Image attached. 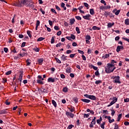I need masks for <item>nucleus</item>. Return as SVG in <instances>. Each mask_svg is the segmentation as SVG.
Segmentation results:
<instances>
[{"instance_id": "37998d69", "label": "nucleus", "mask_w": 129, "mask_h": 129, "mask_svg": "<svg viewBox=\"0 0 129 129\" xmlns=\"http://www.w3.org/2000/svg\"><path fill=\"white\" fill-rule=\"evenodd\" d=\"M54 30H56V31H59L60 30V28H59V26H55L54 27Z\"/></svg>"}, {"instance_id": "9b49d317", "label": "nucleus", "mask_w": 129, "mask_h": 129, "mask_svg": "<svg viewBox=\"0 0 129 129\" xmlns=\"http://www.w3.org/2000/svg\"><path fill=\"white\" fill-rule=\"evenodd\" d=\"M81 100L86 103H89V102H90V100H88L87 99H82Z\"/></svg>"}, {"instance_id": "c03bdc74", "label": "nucleus", "mask_w": 129, "mask_h": 129, "mask_svg": "<svg viewBox=\"0 0 129 129\" xmlns=\"http://www.w3.org/2000/svg\"><path fill=\"white\" fill-rule=\"evenodd\" d=\"M66 72H68V73H70V72H71V70L70 69V68H67Z\"/></svg>"}, {"instance_id": "6e6d98bb", "label": "nucleus", "mask_w": 129, "mask_h": 129, "mask_svg": "<svg viewBox=\"0 0 129 129\" xmlns=\"http://www.w3.org/2000/svg\"><path fill=\"white\" fill-rule=\"evenodd\" d=\"M67 54H71V53H72V50H68L66 51Z\"/></svg>"}, {"instance_id": "f257e3e1", "label": "nucleus", "mask_w": 129, "mask_h": 129, "mask_svg": "<svg viewBox=\"0 0 129 129\" xmlns=\"http://www.w3.org/2000/svg\"><path fill=\"white\" fill-rule=\"evenodd\" d=\"M12 5L14 7H18V8H22V7H24V6H26V5H29V3H27V0H21L20 1L19 0L16 1L15 3H12Z\"/></svg>"}, {"instance_id": "72a5a7b5", "label": "nucleus", "mask_w": 129, "mask_h": 129, "mask_svg": "<svg viewBox=\"0 0 129 129\" xmlns=\"http://www.w3.org/2000/svg\"><path fill=\"white\" fill-rule=\"evenodd\" d=\"M109 15H110V12H108L107 11L105 12L104 16H105V17H108V16H109Z\"/></svg>"}, {"instance_id": "f03ea898", "label": "nucleus", "mask_w": 129, "mask_h": 129, "mask_svg": "<svg viewBox=\"0 0 129 129\" xmlns=\"http://www.w3.org/2000/svg\"><path fill=\"white\" fill-rule=\"evenodd\" d=\"M107 65V69L105 70L106 73H111V72H113L114 70H115V67H114V64L108 63Z\"/></svg>"}, {"instance_id": "1a4fd4ad", "label": "nucleus", "mask_w": 129, "mask_h": 129, "mask_svg": "<svg viewBox=\"0 0 129 129\" xmlns=\"http://www.w3.org/2000/svg\"><path fill=\"white\" fill-rule=\"evenodd\" d=\"M120 50H123V46L119 45L117 46L116 50V52H117V53H119Z\"/></svg>"}, {"instance_id": "69168bd1", "label": "nucleus", "mask_w": 129, "mask_h": 129, "mask_svg": "<svg viewBox=\"0 0 129 129\" xmlns=\"http://www.w3.org/2000/svg\"><path fill=\"white\" fill-rule=\"evenodd\" d=\"M122 39L124 40L125 41H126L127 42H128V43H129V39L128 38L122 37Z\"/></svg>"}, {"instance_id": "338daca9", "label": "nucleus", "mask_w": 129, "mask_h": 129, "mask_svg": "<svg viewBox=\"0 0 129 129\" xmlns=\"http://www.w3.org/2000/svg\"><path fill=\"white\" fill-rule=\"evenodd\" d=\"M124 125H129V122L128 121H125L124 122Z\"/></svg>"}, {"instance_id": "a19ab883", "label": "nucleus", "mask_w": 129, "mask_h": 129, "mask_svg": "<svg viewBox=\"0 0 129 129\" xmlns=\"http://www.w3.org/2000/svg\"><path fill=\"white\" fill-rule=\"evenodd\" d=\"M61 45L62 43H61V42H59L55 45V47H56V48H58V47H61Z\"/></svg>"}, {"instance_id": "3c124183", "label": "nucleus", "mask_w": 129, "mask_h": 129, "mask_svg": "<svg viewBox=\"0 0 129 129\" xmlns=\"http://www.w3.org/2000/svg\"><path fill=\"white\" fill-rule=\"evenodd\" d=\"M73 126H74V125H73V124H70L68 126L67 129H71L72 128V127H73Z\"/></svg>"}, {"instance_id": "c756f323", "label": "nucleus", "mask_w": 129, "mask_h": 129, "mask_svg": "<svg viewBox=\"0 0 129 129\" xmlns=\"http://www.w3.org/2000/svg\"><path fill=\"white\" fill-rule=\"evenodd\" d=\"M95 84H97V85L100 84V83H102V81L97 80L95 81Z\"/></svg>"}, {"instance_id": "4c0bfd02", "label": "nucleus", "mask_w": 129, "mask_h": 129, "mask_svg": "<svg viewBox=\"0 0 129 129\" xmlns=\"http://www.w3.org/2000/svg\"><path fill=\"white\" fill-rule=\"evenodd\" d=\"M91 68L93 69L94 70H97V69H98V68H97V67H95L93 65H91Z\"/></svg>"}, {"instance_id": "e433bc0d", "label": "nucleus", "mask_w": 129, "mask_h": 129, "mask_svg": "<svg viewBox=\"0 0 129 129\" xmlns=\"http://www.w3.org/2000/svg\"><path fill=\"white\" fill-rule=\"evenodd\" d=\"M108 57H109V54H106L105 56H102V58H104V59H106Z\"/></svg>"}, {"instance_id": "c9c22d12", "label": "nucleus", "mask_w": 129, "mask_h": 129, "mask_svg": "<svg viewBox=\"0 0 129 129\" xmlns=\"http://www.w3.org/2000/svg\"><path fill=\"white\" fill-rule=\"evenodd\" d=\"M84 5L85 7L86 8H87V10H88V9H89V5H88V4H87L86 3H84Z\"/></svg>"}, {"instance_id": "4468645a", "label": "nucleus", "mask_w": 129, "mask_h": 129, "mask_svg": "<svg viewBox=\"0 0 129 129\" xmlns=\"http://www.w3.org/2000/svg\"><path fill=\"white\" fill-rule=\"evenodd\" d=\"M60 58L62 61H66V60H67V56H65L64 54H63Z\"/></svg>"}, {"instance_id": "052dcab7", "label": "nucleus", "mask_w": 129, "mask_h": 129, "mask_svg": "<svg viewBox=\"0 0 129 129\" xmlns=\"http://www.w3.org/2000/svg\"><path fill=\"white\" fill-rule=\"evenodd\" d=\"M62 34V32L61 31H59L57 32L56 35L57 36H60Z\"/></svg>"}, {"instance_id": "4be33fe9", "label": "nucleus", "mask_w": 129, "mask_h": 129, "mask_svg": "<svg viewBox=\"0 0 129 129\" xmlns=\"http://www.w3.org/2000/svg\"><path fill=\"white\" fill-rule=\"evenodd\" d=\"M9 110L5 109L1 111V113H9Z\"/></svg>"}, {"instance_id": "473e14b6", "label": "nucleus", "mask_w": 129, "mask_h": 129, "mask_svg": "<svg viewBox=\"0 0 129 129\" xmlns=\"http://www.w3.org/2000/svg\"><path fill=\"white\" fill-rule=\"evenodd\" d=\"M54 42H55V36H53L51 39V44H54Z\"/></svg>"}, {"instance_id": "864d4df0", "label": "nucleus", "mask_w": 129, "mask_h": 129, "mask_svg": "<svg viewBox=\"0 0 129 129\" xmlns=\"http://www.w3.org/2000/svg\"><path fill=\"white\" fill-rule=\"evenodd\" d=\"M34 50L35 52H39V51H40V48H38V47H36V48H34Z\"/></svg>"}, {"instance_id": "b1692460", "label": "nucleus", "mask_w": 129, "mask_h": 129, "mask_svg": "<svg viewBox=\"0 0 129 129\" xmlns=\"http://www.w3.org/2000/svg\"><path fill=\"white\" fill-rule=\"evenodd\" d=\"M124 24L126 26H128L129 25V19H126L124 21Z\"/></svg>"}, {"instance_id": "20e7f679", "label": "nucleus", "mask_w": 129, "mask_h": 129, "mask_svg": "<svg viewBox=\"0 0 129 129\" xmlns=\"http://www.w3.org/2000/svg\"><path fill=\"white\" fill-rule=\"evenodd\" d=\"M116 101H117V98H116V97H114L113 98V100L110 103V104H109L108 106H111V105L114 104Z\"/></svg>"}, {"instance_id": "13d9d810", "label": "nucleus", "mask_w": 129, "mask_h": 129, "mask_svg": "<svg viewBox=\"0 0 129 129\" xmlns=\"http://www.w3.org/2000/svg\"><path fill=\"white\" fill-rule=\"evenodd\" d=\"M78 51L79 52V53H80V54H82V55H83V54H84V52L82 50H78Z\"/></svg>"}, {"instance_id": "c85d7f7f", "label": "nucleus", "mask_w": 129, "mask_h": 129, "mask_svg": "<svg viewBox=\"0 0 129 129\" xmlns=\"http://www.w3.org/2000/svg\"><path fill=\"white\" fill-rule=\"evenodd\" d=\"M73 100L76 103H77V102H78V98H77V97H74Z\"/></svg>"}, {"instance_id": "6e6552de", "label": "nucleus", "mask_w": 129, "mask_h": 129, "mask_svg": "<svg viewBox=\"0 0 129 129\" xmlns=\"http://www.w3.org/2000/svg\"><path fill=\"white\" fill-rule=\"evenodd\" d=\"M90 17H91V15H90V14H87L86 16H83V19H85V20H88V21H90Z\"/></svg>"}, {"instance_id": "cd10ccee", "label": "nucleus", "mask_w": 129, "mask_h": 129, "mask_svg": "<svg viewBox=\"0 0 129 129\" xmlns=\"http://www.w3.org/2000/svg\"><path fill=\"white\" fill-rule=\"evenodd\" d=\"M27 66H29V65L31 64V60L30 59H27L26 60Z\"/></svg>"}, {"instance_id": "412c9836", "label": "nucleus", "mask_w": 129, "mask_h": 129, "mask_svg": "<svg viewBox=\"0 0 129 129\" xmlns=\"http://www.w3.org/2000/svg\"><path fill=\"white\" fill-rule=\"evenodd\" d=\"M51 102L53 105L54 106V107H57V103H56V101H55V100H52L51 101Z\"/></svg>"}, {"instance_id": "ea45409f", "label": "nucleus", "mask_w": 129, "mask_h": 129, "mask_svg": "<svg viewBox=\"0 0 129 129\" xmlns=\"http://www.w3.org/2000/svg\"><path fill=\"white\" fill-rule=\"evenodd\" d=\"M27 34L28 35L29 37L30 38H32V35H31V32L28 30V31H27Z\"/></svg>"}, {"instance_id": "7ed1b4c3", "label": "nucleus", "mask_w": 129, "mask_h": 129, "mask_svg": "<svg viewBox=\"0 0 129 129\" xmlns=\"http://www.w3.org/2000/svg\"><path fill=\"white\" fill-rule=\"evenodd\" d=\"M111 79L113 80V82L114 83H118L119 84H120V77H119V76H112Z\"/></svg>"}, {"instance_id": "49530a36", "label": "nucleus", "mask_w": 129, "mask_h": 129, "mask_svg": "<svg viewBox=\"0 0 129 129\" xmlns=\"http://www.w3.org/2000/svg\"><path fill=\"white\" fill-rule=\"evenodd\" d=\"M55 60L58 64H61V60H60L58 58H55Z\"/></svg>"}, {"instance_id": "bf43d9fd", "label": "nucleus", "mask_w": 129, "mask_h": 129, "mask_svg": "<svg viewBox=\"0 0 129 129\" xmlns=\"http://www.w3.org/2000/svg\"><path fill=\"white\" fill-rule=\"evenodd\" d=\"M4 51L5 52V53H8V51H9V49L7 47H5L4 48Z\"/></svg>"}, {"instance_id": "f3484780", "label": "nucleus", "mask_w": 129, "mask_h": 129, "mask_svg": "<svg viewBox=\"0 0 129 129\" xmlns=\"http://www.w3.org/2000/svg\"><path fill=\"white\" fill-rule=\"evenodd\" d=\"M39 26H40V21L37 20L36 21V28H35L36 31H37V30H38V27H39Z\"/></svg>"}, {"instance_id": "f704fd0d", "label": "nucleus", "mask_w": 129, "mask_h": 129, "mask_svg": "<svg viewBox=\"0 0 129 129\" xmlns=\"http://www.w3.org/2000/svg\"><path fill=\"white\" fill-rule=\"evenodd\" d=\"M62 91L63 92H68V88L67 87H64L63 88Z\"/></svg>"}, {"instance_id": "ddd939ff", "label": "nucleus", "mask_w": 129, "mask_h": 129, "mask_svg": "<svg viewBox=\"0 0 129 129\" xmlns=\"http://www.w3.org/2000/svg\"><path fill=\"white\" fill-rule=\"evenodd\" d=\"M66 115L68 116V117H72V118H73V117H74V114L66 113Z\"/></svg>"}, {"instance_id": "f8f14e48", "label": "nucleus", "mask_w": 129, "mask_h": 129, "mask_svg": "<svg viewBox=\"0 0 129 129\" xmlns=\"http://www.w3.org/2000/svg\"><path fill=\"white\" fill-rule=\"evenodd\" d=\"M18 80L20 81V83H22V80H23V73H21L20 74V76H19Z\"/></svg>"}, {"instance_id": "393cba45", "label": "nucleus", "mask_w": 129, "mask_h": 129, "mask_svg": "<svg viewBox=\"0 0 129 129\" xmlns=\"http://www.w3.org/2000/svg\"><path fill=\"white\" fill-rule=\"evenodd\" d=\"M114 23H108V25H107V26H108V28H111V27H112V26H114Z\"/></svg>"}, {"instance_id": "2eb2a0df", "label": "nucleus", "mask_w": 129, "mask_h": 129, "mask_svg": "<svg viewBox=\"0 0 129 129\" xmlns=\"http://www.w3.org/2000/svg\"><path fill=\"white\" fill-rule=\"evenodd\" d=\"M89 99H91L92 100H96V97L94 95H90Z\"/></svg>"}, {"instance_id": "603ef678", "label": "nucleus", "mask_w": 129, "mask_h": 129, "mask_svg": "<svg viewBox=\"0 0 129 129\" xmlns=\"http://www.w3.org/2000/svg\"><path fill=\"white\" fill-rule=\"evenodd\" d=\"M19 55L21 57H24V56L26 55V52H23L22 53H20Z\"/></svg>"}, {"instance_id": "a18cd8bd", "label": "nucleus", "mask_w": 129, "mask_h": 129, "mask_svg": "<svg viewBox=\"0 0 129 129\" xmlns=\"http://www.w3.org/2000/svg\"><path fill=\"white\" fill-rule=\"evenodd\" d=\"M87 112H90V113H94V112L93 110H90L89 109H87Z\"/></svg>"}, {"instance_id": "e2e57ef3", "label": "nucleus", "mask_w": 129, "mask_h": 129, "mask_svg": "<svg viewBox=\"0 0 129 129\" xmlns=\"http://www.w3.org/2000/svg\"><path fill=\"white\" fill-rule=\"evenodd\" d=\"M84 117H86L87 118H88V117H89V114H84Z\"/></svg>"}, {"instance_id": "a211bd4d", "label": "nucleus", "mask_w": 129, "mask_h": 129, "mask_svg": "<svg viewBox=\"0 0 129 129\" xmlns=\"http://www.w3.org/2000/svg\"><path fill=\"white\" fill-rule=\"evenodd\" d=\"M70 23L71 25H73L75 23V19L74 18L70 20Z\"/></svg>"}, {"instance_id": "39448f33", "label": "nucleus", "mask_w": 129, "mask_h": 129, "mask_svg": "<svg viewBox=\"0 0 129 129\" xmlns=\"http://www.w3.org/2000/svg\"><path fill=\"white\" fill-rule=\"evenodd\" d=\"M116 101H117V98H116V97H114L113 98V100L110 103V104H109L108 106H111V105L114 104Z\"/></svg>"}, {"instance_id": "8fccbe9b", "label": "nucleus", "mask_w": 129, "mask_h": 129, "mask_svg": "<svg viewBox=\"0 0 129 129\" xmlns=\"http://www.w3.org/2000/svg\"><path fill=\"white\" fill-rule=\"evenodd\" d=\"M2 82L3 83H7V79L2 78Z\"/></svg>"}, {"instance_id": "680f3d73", "label": "nucleus", "mask_w": 129, "mask_h": 129, "mask_svg": "<svg viewBox=\"0 0 129 129\" xmlns=\"http://www.w3.org/2000/svg\"><path fill=\"white\" fill-rule=\"evenodd\" d=\"M71 39H73V40H75V35L71 34Z\"/></svg>"}, {"instance_id": "aec40b11", "label": "nucleus", "mask_w": 129, "mask_h": 129, "mask_svg": "<svg viewBox=\"0 0 129 129\" xmlns=\"http://www.w3.org/2000/svg\"><path fill=\"white\" fill-rule=\"evenodd\" d=\"M44 59L43 58H39L38 59V62L40 65L42 64V62H43Z\"/></svg>"}, {"instance_id": "2f4dec72", "label": "nucleus", "mask_w": 129, "mask_h": 129, "mask_svg": "<svg viewBox=\"0 0 129 129\" xmlns=\"http://www.w3.org/2000/svg\"><path fill=\"white\" fill-rule=\"evenodd\" d=\"M43 40H45V38L39 37L37 39V42H41V41H43Z\"/></svg>"}, {"instance_id": "5fc2aeb1", "label": "nucleus", "mask_w": 129, "mask_h": 129, "mask_svg": "<svg viewBox=\"0 0 129 129\" xmlns=\"http://www.w3.org/2000/svg\"><path fill=\"white\" fill-rule=\"evenodd\" d=\"M10 74H12V71H9L6 73V75H10Z\"/></svg>"}, {"instance_id": "6ab92c4d", "label": "nucleus", "mask_w": 129, "mask_h": 129, "mask_svg": "<svg viewBox=\"0 0 129 129\" xmlns=\"http://www.w3.org/2000/svg\"><path fill=\"white\" fill-rule=\"evenodd\" d=\"M90 14L92 16H93L94 15V14H95V13H94V9H90Z\"/></svg>"}, {"instance_id": "79ce46f5", "label": "nucleus", "mask_w": 129, "mask_h": 129, "mask_svg": "<svg viewBox=\"0 0 129 129\" xmlns=\"http://www.w3.org/2000/svg\"><path fill=\"white\" fill-rule=\"evenodd\" d=\"M85 38L86 40H90L91 39V37L90 36V35H86L85 37Z\"/></svg>"}, {"instance_id": "dca6fc26", "label": "nucleus", "mask_w": 129, "mask_h": 129, "mask_svg": "<svg viewBox=\"0 0 129 129\" xmlns=\"http://www.w3.org/2000/svg\"><path fill=\"white\" fill-rule=\"evenodd\" d=\"M117 121H120V119H121V117H122V114H119V115H117Z\"/></svg>"}, {"instance_id": "774afa93", "label": "nucleus", "mask_w": 129, "mask_h": 129, "mask_svg": "<svg viewBox=\"0 0 129 129\" xmlns=\"http://www.w3.org/2000/svg\"><path fill=\"white\" fill-rule=\"evenodd\" d=\"M124 102H129V98H126L124 100Z\"/></svg>"}, {"instance_id": "bb28decb", "label": "nucleus", "mask_w": 129, "mask_h": 129, "mask_svg": "<svg viewBox=\"0 0 129 129\" xmlns=\"http://www.w3.org/2000/svg\"><path fill=\"white\" fill-rule=\"evenodd\" d=\"M104 125H105V122H103L102 124H100V127L102 129H104Z\"/></svg>"}, {"instance_id": "423d86ee", "label": "nucleus", "mask_w": 129, "mask_h": 129, "mask_svg": "<svg viewBox=\"0 0 129 129\" xmlns=\"http://www.w3.org/2000/svg\"><path fill=\"white\" fill-rule=\"evenodd\" d=\"M104 118H107L110 123L114 122V119H111V117L109 116H105Z\"/></svg>"}, {"instance_id": "4d7b16f0", "label": "nucleus", "mask_w": 129, "mask_h": 129, "mask_svg": "<svg viewBox=\"0 0 129 129\" xmlns=\"http://www.w3.org/2000/svg\"><path fill=\"white\" fill-rule=\"evenodd\" d=\"M26 46V42H24L21 44V48H24Z\"/></svg>"}, {"instance_id": "5701e85b", "label": "nucleus", "mask_w": 129, "mask_h": 129, "mask_svg": "<svg viewBox=\"0 0 129 129\" xmlns=\"http://www.w3.org/2000/svg\"><path fill=\"white\" fill-rule=\"evenodd\" d=\"M26 2L28 4L26 5V6H29L31 5V4H33V1L32 0H27V1L26 0Z\"/></svg>"}, {"instance_id": "0e129e2a", "label": "nucleus", "mask_w": 129, "mask_h": 129, "mask_svg": "<svg viewBox=\"0 0 129 129\" xmlns=\"http://www.w3.org/2000/svg\"><path fill=\"white\" fill-rule=\"evenodd\" d=\"M75 18L77 20H78L79 21L81 20V18L80 17V16H76Z\"/></svg>"}, {"instance_id": "9d476101", "label": "nucleus", "mask_w": 129, "mask_h": 129, "mask_svg": "<svg viewBox=\"0 0 129 129\" xmlns=\"http://www.w3.org/2000/svg\"><path fill=\"white\" fill-rule=\"evenodd\" d=\"M83 8H84V6H80L78 8V10H79L80 11V13H82V14H84V11L81 10L82 9H83Z\"/></svg>"}, {"instance_id": "0eeeda50", "label": "nucleus", "mask_w": 129, "mask_h": 129, "mask_svg": "<svg viewBox=\"0 0 129 129\" xmlns=\"http://www.w3.org/2000/svg\"><path fill=\"white\" fill-rule=\"evenodd\" d=\"M56 80H58L57 78H49L47 79V82H51L52 83H53V82H55Z\"/></svg>"}, {"instance_id": "7c9ffc66", "label": "nucleus", "mask_w": 129, "mask_h": 129, "mask_svg": "<svg viewBox=\"0 0 129 129\" xmlns=\"http://www.w3.org/2000/svg\"><path fill=\"white\" fill-rule=\"evenodd\" d=\"M92 29L93 30H97L98 31H99V30H100V28L99 27H97V26H94L92 27Z\"/></svg>"}, {"instance_id": "de8ad7c7", "label": "nucleus", "mask_w": 129, "mask_h": 129, "mask_svg": "<svg viewBox=\"0 0 129 129\" xmlns=\"http://www.w3.org/2000/svg\"><path fill=\"white\" fill-rule=\"evenodd\" d=\"M119 13H120V10H117L116 12H115V15L116 16H118Z\"/></svg>"}, {"instance_id": "09e8293b", "label": "nucleus", "mask_w": 129, "mask_h": 129, "mask_svg": "<svg viewBox=\"0 0 129 129\" xmlns=\"http://www.w3.org/2000/svg\"><path fill=\"white\" fill-rule=\"evenodd\" d=\"M95 75H96L97 77L99 76V72L98 71V70L95 72Z\"/></svg>"}, {"instance_id": "58836bf2", "label": "nucleus", "mask_w": 129, "mask_h": 129, "mask_svg": "<svg viewBox=\"0 0 129 129\" xmlns=\"http://www.w3.org/2000/svg\"><path fill=\"white\" fill-rule=\"evenodd\" d=\"M76 31L77 32L78 34H80V30L79 29V28L78 27H77L76 28Z\"/></svg>"}, {"instance_id": "a878e982", "label": "nucleus", "mask_w": 129, "mask_h": 129, "mask_svg": "<svg viewBox=\"0 0 129 129\" xmlns=\"http://www.w3.org/2000/svg\"><path fill=\"white\" fill-rule=\"evenodd\" d=\"M37 83H38L39 84H41V85L44 84V82L42 81L41 80H37Z\"/></svg>"}]
</instances>
